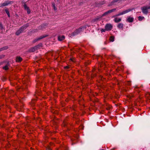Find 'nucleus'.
I'll list each match as a JSON object with an SVG mask.
<instances>
[{
  "label": "nucleus",
  "instance_id": "nucleus-1",
  "mask_svg": "<svg viewBox=\"0 0 150 150\" xmlns=\"http://www.w3.org/2000/svg\"><path fill=\"white\" fill-rule=\"evenodd\" d=\"M29 26V24L27 23L21 27L16 33V35H19L21 33H22Z\"/></svg>",
  "mask_w": 150,
  "mask_h": 150
},
{
  "label": "nucleus",
  "instance_id": "nucleus-2",
  "mask_svg": "<svg viewBox=\"0 0 150 150\" xmlns=\"http://www.w3.org/2000/svg\"><path fill=\"white\" fill-rule=\"evenodd\" d=\"M149 9H150V6H145L141 8L143 13L145 14H147L148 13V10Z\"/></svg>",
  "mask_w": 150,
  "mask_h": 150
},
{
  "label": "nucleus",
  "instance_id": "nucleus-3",
  "mask_svg": "<svg viewBox=\"0 0 150 150\" xmlns=\"http://www.w3.org/2000/svg\"><path fill=\"white\" fill-rule=\"evenodd\" d=\"M132 10V9H130V8L128 9L127 10H126L125 11H122V12H121V13H119L117 14V15L114 16H113V17H116V16H120L123 15L124 14L126 13H127L130 11Z\"/></svg>",
  "mask_w": 150,
  "mask_h": 150
},
{
  "label": "nucleus",
  "instance_id": "nucleus-4",
  "mask_svg": "<svg viewBox=\"0 0 150 150\" xmlns=\"http://www.w3.org/2000/svg\"><path fill=\"white\" fill-rule=\"evenodd\" d=\"M84 28V27H80L79 28L75 30L74 32L72 33V35L74 36L78 34L82 31V29Z\"/></svg>",
  "mask_w": 150,
  "mask_h": 150
},
{
  "label": "nucleus",
  "instance_id": "nucleus-5",
  "mask_svg": "<svg viewBox=\"0 0 150 150\" xmlns=\"http://www.w3.org/2000/svg\"><path fill=\"white\" fill-rule=\"evenodd\" d=\"M116 10V8H114L111 10H109L107 12H105L104 13L101 15V16L103 17L104 16H106L111 13L115 11Z\"/></svg>",
  "mask_w": 150,
  "mask_h": 150
},
{
  "label": "nucleus",
  "instance_id": "nucleus-6",
  "mask_svg": "<svg viewBox=\"0 0 150 150\" xmlns=\"http://www.w3.org/2000/svg\"><path fill=\"white\" fill-rule=\"evenodd\" d=\"M105 28L107 31H110L112 28V26L110 24H107L105 25Z\"/></svg>",
  "mask_w": 150,
  "mask_h": 150
},
{
  "label": "nucleus",
  "instance_id": "nucleus-7",
  "mask_svg": "<svg viewBox=\"0 0 150 150\" xmlns=\"http://www.w3.org/2000/svg\"><path fill=\"white\" fill-rule=\"evenodd\" d=\"M47 35H42L41 36H40V37L39 38L36 39H35L33 41V43H35V42H36L38 41V40L41 39H42V38H45V37H47Z\"/></svg>",
  "mask_w": 150,
  "mask_h": 150
},
{
  "label": "nucleus",
  "instance_id": "nucleus-8",
  "mask_svg": "<svg viewBox=\"0 0 150 150\" xmlns=\"http://www.w3.org/2000/svg\"><path fill=\"white\" fill-rule=\"evenodd\" d=\"M13 3V2L12 1H9L5 2L1 4V6H0V7H1V6H7L8 4H12Z\"/></svg>",
  "mask_w": 150,
  "mask_h": 150
},
{
  "label": "nucleus",
  "instance_id": "nucleus-9",
  "mask_svg": "<svg viewBox=\"0 0 150 150\" xmlns=\"http://www.w3.org/2000/svg\"><path fill=\"white\" fill-rule=\"evenodd\" d=\"M122 0H113L110 4L108 6H110L113 5L115 3L120 2Z\"/></svg>",
  "mask_w": 150,
  "mask_h": 150
},
{
  "label": "nucleus",
  "instance_id": "nucleus-10",
  "mask_svg": "<svg viewBox=\"0 0 150 150\" xmlns=\"http://www.w3.org/2000/svg\"><path fill=\"white\" fill-rule=\"evenodd\" d=\"M133 20L134 18H133L129 17L127 19L126 21L129 23H131L133 22Z\"/></svg>",
  "mask_w": 150,
  "mask_h": 150
},
{
  "label": "nucleus",
  "instance_id": "nucleus-11",
  "mask_svg": "<svg viewBox=\"0 0 150 150\" xmlns=\"http://www.w3.org/2000/svg\"><path fill=\"white\" fill-rule=\"evenodd\" d=\"M37 50L35 46L30 48L29 50V51L30 52H33Z\"/></svg>",
  "mask_w": 150,
  "mask_h": 150
},
{
  "label": "nucleus",
  "instance_id": "nucleus-12",
  "mask_svg": "<svg viewBox=\"0 0 150 150\" xmlns=\"http://www.w3.org/2000/svg\"><path fill=\"white\" fill-rule=\"evenodd\" d=\"M65 39V37L64 35L59 36L58 37V40L59 41H62Z\"/></svg>",
  "mask_w": 150,
  "mask_h": 150
},
{
  "label": "nucleus",
  "instance_id": "nucleus-13",
  "mask_svg": "<svg viewBox=\"0 0 150 150\" xmlns=\"http://www.w3.org/2000/svg\"><path fill=\"white\" fill-rule=\"evenodd\" d=\"M102 17L101 16V15L100 16H97V17H96V18H94L93 20V21L94 22H96V21H99L100 20V19Z\"/></svg>",
  "mask_w": 150,
  "mask_h": 150
},
{
  "label": "nucleus",
  "instance_id": "nucleus-14",
  "mask_svg": "<svg viewBox=\"0 0 150 150\" xmlns=\"http://www.w3.org/2000/svg\"><path fill=\"white\" fill-rule=\"evenodd\" d=\"M121 21V19L120 18H116L114 19V21L116 23H118Z\"/></svg>",
  "mask_w": 150,
  "mask_h": 150
},
{
  "label": "nucleus",
  "instance_id": "nucleus-15",
  "mask_svg": "<svg viewBox=\"0 0 150 150\" xmlns=\"http://www.w3.org/2000/svg\"><path fill=\"white\" fill-rule=\"evenodd\" d=\"M117 27L119 29H123V24L121 23H119L118 24Z\"/></svg>",
  "mask_w": 150,
  "mask_h": 150
},
{
  "label": "nucleus",
  "instance_id": "nucleus-16",
  "mask_svg": "<svg viewBox=\"0 0 150 150\" xmlns=\"http://www.w3.org/2000/svg\"><path fill=\"white\" fill-rule=\"evenodd\" d=\"M22 60V58L20 57H17L16 58V62H21Z\"/></svg>",
  "mask_w": 150,
  "mask_h": 150
},
{
  "label": "nucleus",
  "instance_id": "nucleus-17",
  "mask_svg": "<svg viewBox=\"0 0 150 150\" xmlns=\"http://www.w3.org/2000/svg\"><path fill=\"white\" fill-rule=\"evenodd\" d=\"M42 43H40L38 45L35 46L36 48H37V50H38V49H40L41 47H42Z\"/></svg>",
  "mask_w": 150,
  "mask_h": 150
},
{
  "label": "nucleus",
  "instance_id": "nucleus-18",
  "mask_svg": "<svg viewBox=\"0 0 150 150\" xmlns=\"http://www.w3.org/2000/svg\"><path fill=\"white\" fill-rule=\"evenodd\" d=\"M8 48V47L7 46H6L0 49V52L2 51L5 50L7 49Z\"/></svg>",
  "mask_w": 150,
  "mask_h": 150
},
{
  "label": "nucleus",
  "instance_id": "nucleus-19",
  "mask_svg": "<svg viewBox=\"0 0 150 150\" xmlns=\"http://www.w3.org/2000/svg\"><path fill=\"white\" fill-rule=\"evenodd\" d=\"M5 11L6 12V13L8 15V17H10V13H9V11H8V9H6L5 10Z\"/></svg>",
  "mask_w": 150,
  "mask_h": 150
},
{
  "label": "nucleus",
  "instance_id": "nucleus-20",
  "mask_svg": "<svg viewBox=\"0 0 150 150\" xmlns=\"http://www.w3.org/2000/svg\"><path fill=\"white\" fill-rule=\"evenodd\" d=\"M114 40V37L113 36H111L110 38V40L112 42H113Z\"/></svg>",
  "mask_w": 150,
  "mask_h": 150
},
{
  "label": "nucleus",
  "instance_id": "nucleus-21",
  "mask_svg": "<svg viewBox=\"0 0 150 150\" xmlns=\"http://www.w3.org/2000/svg\"><path fill=\"white\" fill-rule=\"evenodd\" d=\"M144 18V17L143 16H139L138 17V20L140 21H141L143 20Z\"/></svg>",
  "mask_w": 150,
  "mask_h": 150
},
{
  "label": "nucleus",
  "instance_id": "nucleus-22",
  "mask_svg": "<svg viewBox=\"0 0 150 150\" xmlns=\"http://www.w3.org/2000/svg\"><path fill=\"white\" fill-rule=\"evenodd\" d=\"M3 69H4L6 70L8 69V68L7 65H6L4 67H3Z\"/></svg>",
  "mask_w": 150,
  "mask_h": 150
},
{
  "label": "nucleus",
  "instance_id": "nucleus-23",
  "mask_svg": "<svg viewBox=\"0 0 150 150\" xmlns=\"http://www.w3.org/2000/svg\"><path fill=\"white\" fill-rule=\"evenodd\" d=\"M23 6L25 10H27L29 8L25 4H24L23 5Z\"/></svg>",
  "mask_w": 150,
  "mask_h": 150
},
{
  "label": "nucleus",
  "instance_id": "nucleus-24",
  "mask_svg": "<svg viewBox=\"0 0 150 150\" xmlns=\"http://www.w3.org/2000/svg\"><path fill=\"white\" fill-rule=\"evenodd\" d=\"M91 75L92 77L95 76H96V74L95 72L93 71V73L91 74Z\"/></svg>",
  "mask_w": 150,
  "mask_h": 150
},
{
  "label": "nucleus",
  "instance_id": "nucleus-25",
  "mask_svg": "<svg viewBox=\"0 0 150 150\" xmlns=\"http://www.w3.org/2000/svg\"><path fill=\"white\" fill-rule=\"evenodd\" d=\"M35 100L34 99L32 100L31 102V105L33 106L34 105V104L35 103Z\"/></svg>",
  "mask_w": 150,
  "mask_h": 150
},
{
  "label": "nucleus",
  "instance_id": "nucleus-26",
  "mask_svg": "<svg viewBox=\"0 0 150 150\" xmlns=\"http://www.w3.org/2000/svg\"><path fill=\"white\" fill-rule=\"evenodd\" d=\"M41 83L40 82V81H38L36 87H38L39 85H40Z\"/></svg>",
  "mask_w": 150,
  "mask_h": 150
},
{
  "label": "nucleus",
  "instance_id": "nucleus-27",
  "mask_svg": "<svg viewBox=\"0 0 150 150\" xmlns=\"http://www.w3.org/2000/svg\"><path fill=\"white\" fill-rule=\"evenodd\" d=\"M52 6L54 8V10H56V8L55 7V4L54 3H53L52 4Z\"/></svg>",
  "mask_w": 150,
  "mask_h": 150
},
{
  "label": "nucleus",
  "instance_id": "nucleus-28",
  "mask_svg": "<svg viewBox=\"0 0 150 150\" xmlns=\"http://www.w3.org/2000/svg\"><path fill=\"white\" fill-rule=\"evenodd\" d=\"M100 30L102 32H105L106 31H107L106 30H105V29H101Z\"/></svg>",
  "mask_w": 150,
  "mask_h": 150
},
{
  "label": "nucleus",
  "instance_id": "nucleus-29",
  "mask_svg": "<svg viewBox=\"0 0 150 150\" xmlns=\"http://www.w3.org/2000/svg\"><path fill=\"white\" fill-rule=\"evenodd\" d=\"M0 28L1 30H3L4 29L3 25L1 24H0Z\"/></svg>",
  "mask_w": 150,
  "mask_h": 150
},
{
  "label": "nucleus",
  "instance_id": "nucleus-30",
  "mask_svg": "<svg viewBox=\"0 0 150 150\" xmlns=\"http://www.w3.org/2000/svg\"><path fill=\"white\" fill-rule=\"evenodd\" d=\"M4 57H5V55H4L2 54V55H0V59L3 58Z\"/></svg>",
  "mask_w": 150,
  "mask_h": 150
},
{
  "label": "nucleus",
  "instance_id": "nucleus-31",
  "mask_svg": "<svg viewBox=\"0 0 150 150\" xmlns=\"http://www.w3.org/2000/svg\"><path fill=\"white\" fill-rule=\"evenodd\" d=\"M46 149L47 150H51L52 149L50 148V147L49 146H48L46 148Z\"/></svg>",
  "mask_w": 150,
  "mask_h": 150
},
{
  "label": "nucleus",
  "instance_id": "nucleus-32",
  "mask_svg": "<svg viewBox=\"0 0 150 150\" xmlns=\"http://www.w3.org/2000/svg\"><path fill=\"white\" fill-rule=\"evenodd\" d=\"M69 68H70V67L69 66H65L64 67V68L65 69H69Z\"/></svg>",
  "mask_w": 150,
  "mask_h": 150
},
{
  "label": "nucleus",
  "instance_id": "nucleus-33",
  "mask_svg": "<svg viewBox=\"0 0 150 150\" xmlns=\"http://www.w3.org/2000/svg\"><path fill=\"white\" fill-rule=\"evenodd\" d=\"M27 10V13L28 14H29L30 12V11L29 8Z\"/></svg>",
  "mask_w": 150,
  "mask_h": 150
},
{
  "label": "nucleus",
  "instance_id": "nucleus-34",
  "mask_svg": "<svg viewBox=\"0 0 150 150\" xmlns=\"http://www.w3.org/2000/svg\"><path fill=\"white\" fill-rule=\"evenodd\" d=\"M100 79L102 80H103V79H104V78L102 76H100Z\"/></svg>",
  "mask_w": 150,
  "mask_h": 150
},
{
  "label": "nucleus",
  "instance_id": "nucleus-35",
  "mask_svg": "<svg viewBox=\"0 0 150 150\" xmlns=\"http://www.w3.org/2000/svg\"><path fill=\"white\" fill-rule=\"evenodd\" d=\"M70 60L71 61H72V62H75V60H74V59L71 58Z\"/></svg>",
  "mask_w": 150,
  "mask_h": 150
},
{
  "label": "nucleus",
  "instance_id": "nucleus-36",
  "mask_svg": "<svg viewBox=\"0 0 150 150\" xmlns=\"http://www.w3.org/2000/svg\"><path fill=\"white\" fill-rule=\"evenodd\" d=\"M33 31L34 32H37V31H38V30L37 29L34 30H33Z\"/></svg>",
  "mask_w": 150,
  "mask_h": 150
},
{
  "label": "nucleus",
  "instance_id": "nucleus-37",
  "mask_svg": "<svg viewBox=\"0 0 150 150\" xmlns=\"http://www.w3.org/2000/svg\"><path fill=\"white\" fill-rule=\"evenodd\" d=\"M129 85H130V82H129Z\"/></svg>",
  "mask_w": 150,
  "mask_h": 150
},
{
  "label": "nucleus",
  "instance_id": "nucleus-38",
  "mask_svg": "<svg viewBox=\"0 0 150 150\" xmlns=\"http://www.w3.org/2000/svg\"><path fill=\"white\" fill-rule=\"evenodd\" d=\"M101 150H105V149H102Z\"/></svg>",
  "mask_w": 150,
  "mask_h": 150
},
{
  "label": "nucleus",
  "instance_id": "nucleus-39",
  "mask_svg": "<svg viewBox=\"0 0 150 150\" xmlns=\"http://www.w3.org/2000/svg\"><path fill=\"white\" fill-rule=\"evenodd\" d=\"M113 150V149H112V150Z\"/></svg>",
  "mask_w": 150,
  "mask_h": 150
}]
</instances>
